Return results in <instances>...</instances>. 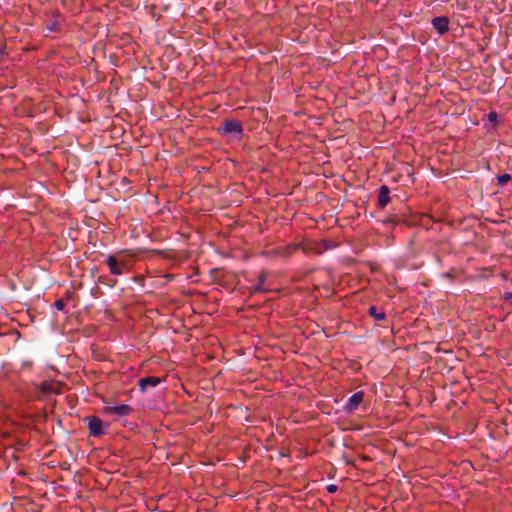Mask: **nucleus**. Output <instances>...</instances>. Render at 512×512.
<instances>
[{
    "label": "nucleus",
    "instance_id": "f257e3e1",
    "mask_svg": "<svg viewBox=\"0 0 512 512\" xmlns=\"http://www.w3.org/2000/svg\"><path fill=\"white\" fill-rule=\"evenodd\" d=\"M88 421V428L90 431V434L98 437L107 432L108 425L105 424L100 418L96 416L89 417L87 419Z\"/></svg>",
    "mask_w": 512,
    "mask_h": 512
},
{
    "label": "nucleus",
    "instance_id": "f03ea898",
    "mask_svg": "<svg viewBox=\"0 0 512 512\" xmlns=\"http://www.w3.org/2000/svg\"><path fill=\"white\" fill-rule=\"evenodd\" d=\"M221 130L223 134L232 135L236 138H240L243 133L241 123L236 120L226 121Z\"/></svg>",
    "mask_w": 512,
    "mask_h": 512
},
{
    "label": "nucleus",
    "instance_id": "7ed1b4c3",
    "mask_svg": "<svg viewBox=\"0 0 512 512\" xmlns=\"http://www.w3.org/2000/svg\"><path fill=\"white\" fill-rule=\"evenodd\" d=\"M103 412L106 415L112 416L116 415L119 417L128 416L132 412V408L129 405L121 404L115 406H105L103 408Z\"/></svg>",
    "mask_w": 512,
    "mask_h": 512
},
{
    "label": "nucleus",
    "instance_id": "20e7f679",
    "mask_svg": "<svg viewBox=\"0 0 512 512\" xmlns=\"http://www.w3.org/2000/svg\"><path fill=\"white\" fill-rule=\"evenodd\" d=\"M364 393L362 391H358L354 393L350 398L348 399L347 403L345 404V411L348 413L354 412L360 405V403L363 401Z\"/></svg>",
    "mask_w": 512,
    "mask_h": 512
},
{
    "label": "nucleus",
    "instance_id": "39448f33",
    "mask_svg": "<svg viewBox=\"0 0 512 512\" xmlns=\"http://www.w3.org/2000/svg\"><path fill=\"white\" fill-rule=\"evenodd\" d=\"M161 382L159 377L148 376L139 380V388L142 393H145L149 387H155Z\"/></svg>",
    "mask_w": 512,
    "mask_h": 512
},
{
    "label": "nucleus",
    "instance_id": "423d86ee",
    "mask_svg": "<svg viewBox=\"0 0 512 512\" xmlns=\"http://www.w3.org/2000/svg\"><path fill=\"white\" fill-rule=\"evenodd\" d=\"M106 264H107L111 274H113V275H122L123 274L122 267H121L120 263L118 262V260L114 256H112V255L108 256L106 259Z\"/></svg>",
    "mask_w": 512,
    "mask_h": 512
},
{
    "label": "nucleus",
    "instance_id": "0eeeda50",
    "mask_svg": "<svg viewBox=\"0 0 512 512\" xmlns=\"http://www.w3.org/2000/svg\"><path fill=\"white\" fill-rule=\"evenodd\" d=\"M432 25L440 34H444L448 31L449 21L446 17H435L432 19Z\"/></svg>",
    "mask_w": 512,
    "mask_h": 512
},
{
    "label": "nucleus",
    "instance_id": "6e6552de",
    "mask_svg": "<svg viewBox=\"0 0 512 512\" xmlns=\"http://www.w3.org/2000/svg\"><path fill=\"white\" fill-rule=\"evenodd\" d=\"M390 201L389 189L387 186H381L378 195V202L381 207H385Z\"/></svg>",
    "mask_w": 512,
    "mask_h": 512
},
{
    "label": "nucleus",
    "instance_id": "1a4fd4ad",
    "mask_svg": "<svg viewBox=\"0 0 512 512\" xmlns=\"http://www.w3.org/2000/svg\"><path fill=\"white\" fill-rule=\"evenodd\" d=\"M369 314L374 317L376 320L381 321L385 319V313L379 312L375 306H371L369 308Z\"/></svg>",
    "mask_w": 512,
    "mask_h": 512
},
{
    "label": "nucleus",
    "instance_id": "9d476101",
    "mask_svg": "<svg viewBox=\"0 0 512 512\" xmlns=\"http://www.w3.org/2000/svg\"><path fill=\"white\" fill-rule=\"evenodd\" d=\"M510 178H511L510 175L507 174V173L499 175L498 178H497L498 184L499 185H505L506 183L509 182Z\"/></svg>",
    "mask_w": 512,
    "mask_h": 512
},
{
    "label": "nucleus",
    "instance_id": "9b49d317",
    "mask_svg": "<svg viewBox=\"0 0 512 512\" xmlns=\"http://www.w3.org/2000/svg\"><path fill=\"white\" fill-rule=\"evenodd\" d=\"M55 307H56L57 310H63V308H64L63 300H57L55 302Z\"/></svg>",
    "mask_w": 512,
    "mask_h": 512
},
{
    "label": "nucleus",
    "instance_id": "f8f14e48",
    "mask_svg": "<svg viewBox=\"0 0 512 512\" xmlns=\"http://www.w3.org/2000/svg\"><path fill=\"white\" fill-rule=\"evenodd\" d=\"M497 117H498V115H497V113H496V112H490V113L488 114V119H489V121H491V122L496 121Z\"/></svg>",
    "mask_w": 512,
    "mask_h": 512
},
{
    "label": "nucleus",
    "instance_id": "ddd939ff",
    "mask_svg": "<svg viewBox=\"0 0 512 512\" xmlns=\"http://www.w3.org/2000/svg\"><path fill=\"white\" fill-rule=\"evenodd\" d=\"M336 489H337V488H336V486H335V485H329V486L327 487V490H328V492H330V493L335 492V491H336Z\"/></svg>",
    "mask_w": 512,
    "mask_h": 512
}]
</instances>
